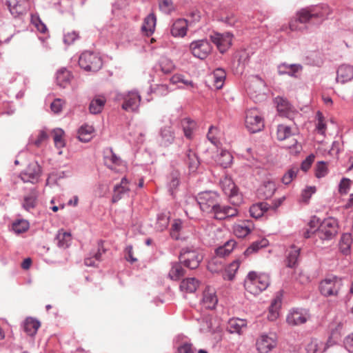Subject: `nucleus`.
<instances>
[{"label":"nucleus","instance_id":"f257e3e1","mask_svg":"<svg viewBox=\"0 0 353 353\" xmlns=\"http://www.w3.org/2000/svg\"><path fill=\"white\" fill-rule=\"evenodd\" d=\"M270 284V278L267 274H258L251 271L244 281V287L251 294H258L265 290Z\"/></svg>","mask_w":353,"mask_h":353},{"label":"nucleus","instance_id":"f03ea898","mask_svg":"<svg viewBox=\"0 0 353 353\" xmlns=\"http://www.w3.org/2000/svg\"><path fill=\"white\" fill-rule=\"evenodd\" d=\"M219 195L214 191H204L199 193L191 200L199 205L200 209L206 213L211 214L219 201Z\"/></svg>","mask_w":353,"mask_h":353},{"label":"nucleus","instance_id":"7ed1b4c3","mask_svg":"<svg viewBox=\"0 0 353 353\" xmlns=\"http://www.w3.org/2000/svg\"><path fill=\"white\" fill-rule=\"evenodd\" d=\"M342 287V278L330 275L320 282L319 291L321 294L325 297H337Z\"/></svg>","mask_w":353,"mask_h":353},{"label":"nucleus","instance_id":"20e7f679","mask_svg":"<svg viewBox=\"0 0 353 353\" xmlns=\"http://www.w3.org/2000/svg\"><path fill=\"white\" fill-rule=\"evenodd\" d=\"M79 65L85 71L96 72L101 68L103 61L97 53L85 51L79 57Z\"/></svg>","mask_w":353,"mask_h":353},{"label":"nucleus","instance_id":"39448f33","mask_svg":"<svg viewBox=\"0 0 353 353\" xmlns=\"http://www.w3.org/2000/svg\"><path fill=\"white\" fill-rule=\"evenodd\" d=\"M179 259L185 267L190 269H196L203 260V256L198 250L185 247L181 250Z\"/></svg>","mask_w":353,"mask_h":353},{"label":"nucleus","instance_id":"423d86ee","mask_svg":"<svg viewBox=\"0 0 353 353\" xmlns=\"http://www.w3.org/2000/svg\"><path fill=\"white\" fill-rule=\"evenodd\" d=\"M292 135L291 128L289 126L283 124L278 125L276 131L277 139L279 141L290 139V143L285 145L284 147L290 150L292 154H296L300 152L302 146Z\"/></svg>","mask_w":353,"mask_h":353},{"label":"nucleus","instance_id":"0eeeda50","mask_svg":"<svg viewBox=\"0 0 353 353\" xmlns=\"http://www.w3.org/2000/svg\"><path fill=\"white\" fill-rule=\"evenodd\" d=\"M278 344V338L276 334L262 333L256 339L255 346L259 353H269L272 351Z\"/></svg>","mask_w":353,"mask_h":353},{"label":"nucleus","instance_id":"6e6552de","mask_svg":"<svg viewBox=\"0 0 353 353\" xmlns=\"http://www.w3.org/2000/svg\"><path fill=\"white\" fill-rule=\"evenodd\" d=\"M338 224L336 219L329 218L325 219L316 230L317 236L325 241L330 240L337 234Z\"/></svg>","mask_w":353,"mask_h":353},{"label":"nucleus","instance_id":"1a4fd4ad","mask_svg":"<svg viewBox=\"0 0 353 353\" xmlns=\"http://www.w3.org/2000/svg\"><path fill=\"white\" fill-rule=\"evenodd\" d=\"M245 126L252 133L261 131L264 127L263 119L257 109H250L246 112Z\"/></svg>","mask_w":353,"mask_h":353},{"label":"nucleus","instance_id":"9d476101","mask_svg":"<svg viewBox=\"0 0 353 353\" xmlns=\"http://www.w3.org/2000/svg\"><path fill=\"white\" fill-rule=\"evenodd\" d=\"M118 99L123 101L121 108L127 112H137L141 102V95L137 91H130L122 94Z\"/></svg>","mask_w":353,"mask_h":353},{"label":"nucleus","instance_id":"9b49d317","mask_svg":"<svg viewBox=\"0 0 353 353\" xmlns=\"http://www.w3.org/2000/svg\"><path fill=\"white\" fill-rule=\"evenodd\" d=\"M190 50L195 57L204 59L211 52L212 46L207 39H201L192 41Z\"/></svg>","mask_w":353,"mask_h":353},{"label":"nucleus","instance_id":"f8f14e48","mask_svg":"<svg viewBox=\"0 0 353 353\" xmlns=\"http://www.w3.org/2000/svg\"><path fill=\"white\" fill-rule=\"evenodd\" d=\"M30 0H6L10 14L14 17L26 14L30 8Z\"/></svg>","mask_w":353,"mask_h":353},{"label":"nucleus","instance_id":"ddd939ff","mask_svg":"<svg viewBox=\"0 0 353 353\" xmlns=\"http://www.w3.org/2000/svg\"><path fill=\"white\" fill-rule=\"evenodd\" d=\"M232 34L230 32L220 34L214 32L210 35V40L214 43L221 53H224L231 46Z\"/></svg>","mask_w":353,"mask_h":353},{"label":"nucleus","instance_id":"4468645a","mask_svg":"<svg viewBox=\"0 0 353 353\" xmlns=\"http://www.w3.org/2000/svg\"><path fill=\"white\" fill-rule=\"evenodd\" d=\"M310 315L305 310L294 309L287 316V322L291 325H299L305 323Z\"/></svg>","mask_w":353,"mask_h":353},{"label":"nucleus","instance_id":"2eb2a0df","mask_svg":"<svg viewBox=\"0 0 353 353\" xmlns=\"http://www.w3.org/2000/svg\"><path fill=\"white\" fill-rule=\"evenodd\" d=\"M41 173V168L37 163L30 164L26 170L21 174V179L23 182L33 183L37 180Z\"/></svg>","mask_w":353,"mask_h":353},{"label":"nucleus","instance_id":"dca6fc26","mask_svg":"<svg viewBox=\"0 0 353 353\" xmlns=\"http://www.w3.org/2000/svg\"><path fill=\"white\" fill-rule=\"evenodd\" d=\"M202 302L204 307L208 309L215 308L218 303V298L214 288L210 286L205 288L203 293Z\"/></svg>","mask_w":353,"mask_h":353},{"label":"nucleus","instance_id":"f3484780","mask_svg":"<svg viewBox=\"0 0 353 353\" xmlns=\"http://www.w3.org/2000/svg\"><path fill=\"white\" fill-rule=\"evenodd\" d=\"M313 17L316 23H321L325 19H328L332 13V9L327 5H318L312 6Z\"/></svg>","mask_w":353,"mask_h":353},{"label":"nucleus","instance_id":"a211bd4d","mask_svg":"<svg viewBox=\"0 0 353 353\" xmlns=\"http://www.w3.org/2000/svg\"><path fill=\"white\" fill-rule=\"evenodd\" d=\"M336 81L341 83H347L353 79V65H341L336 71Z\"/></svg>","mask_w":353,"mask_h":353},{"label":"nucleus","instance_id":"6ab92c4d","mask_svg":"<svg viewBox=\"0 0 353 353\" xmlns=\"http://www.w3.org/2000/svg\"><path fill=\"white\" fill-rule=\"evenodd\" d=\"M174 132L171 126H164L159 132V143L163 147L170 145L174 141Z\"/></svg>","mask_w":353,"mask_h":353},{"label":"nucleus","instance_id":"aec40b11","mask_svg":"<svg viewBox=\"0 0 353 353\" xmlns=\"http://www.w3.org/2000/svg\"><path fill=\"white\" fill-rule=\"evenodd\" d=\"M254 229V224L251 221H244L234 225L233 231L239 238H244Z\"/></svg>","mask_w":353,"mask_h":353},{"label":"nucleus","instance_id":"412c9836","mask_svg":"<svg viewBox=\"0 0 353 353\" xmlns=\"http://www.w3.org/2000/svg\"><path fill=\"white\" fill-rule=\"evenodd\" d=\"M274 101L280 114L290 118L292 114L293 108L289 101L286 99L280 97L275 98Z\"/></svg>","mask_w":353,"mask_h":353},{"label":"nucleus","instance_id":"4be33fe9","mask_svg":"<svg viewBox=\"0 0 353 353\" xmlns=\"http://www.w3.org/2000/svg\"><path fill=\"white\" fill-rule=\"evenodd\" d=\"M220 185L225 194L230 199L237 195V189L230 177L227 176L223 177L220 181Z\"/></svg>","mask_w":353,"mask_h":353},{"label":"nucleus","instance_id":"5701e85b","mask_svg":"<svg viewBox=\"0 0 353 353\" xmlns=\"http://www.w3.org/2000/svg\"><path fill=\"white\" fill-rule=\"evenodd\" d=\"M301 248L296 245H292L289 250H287L286 254V265L290 268H294L297 266Z\"/></svg>","mask_w":353,"mask_h":353},{"label":"nucleus","instance_id":"b1692460","mask_svg":"<svg viewBox=\"0 0 353 353\" xmlns=\"http://www.w3.org/2000/svg\"><path fill=\"white\" fill-rule=\"evenodd\" d=\"M128 183V180L125 177H123L122 178L120 184L114 186V194L112 195L113 203L119 201L125 194L130 191Z\"/></svg>","mask_w":353,"mask_h":353},{"label":"nucleus","instance_id":"393cba45","mask_svg":"<svg viewBox=\"0 0 353 353\" xmlns=\"http://www.w3.org/2000/svg\"><path fill=\"white\" fill-rule=\"evenodd\" d=\"M188 21L184 19H179L174 22L171 28V34L173 37H184L187 33Z\"/></svg>","mask_w":353,"mask_h":353},{"label":"nucleus","instance_id":"a878e982","mask_svg":"<svg viewBox=\"0 0 353 353\" xmlns=\"http://www.w3.org/2000/svg\"><path fill=\"white\" fill-rule=\"evenodd\" d=\"M276 191V185L272 181H266L258 190L259 195L263 199L271 198Z\"/></svg>","mask_w":353,"mask_h":353},{"label":"nucleus","instance_id":"bb28decb","mask_svg":"<svg viewBox=\"0 0 353 353\" xmlns=\"http://www.w3.org/2000/svg\"><path fill=\"white\" fill-rule=\"evenodd\" d=\"M181 125L184 136L188 139H192L193 138L194 131L196 127V122L190 118L186 117L181 120Z\"/></svg>","mask_w":353,"mask_h":353},{"label":"nucleus","instance_id":"cd10ccee","mask_svg":"<svg viewBox=\"0 0 353 353\" xmlns=\"http://www.w3.org/2000/svg\"><path fill=\"white\" fill-rule=\"evenodd\" d=\"M246 326V321L242 319H231L228 321L227 330L232 334H240L242 329Z\"/></svg>","mask_w":353,"mask_h":353},{"label":"nucleus","instance_id":"c85d7f7f","mask_svg":"<svg viewBox=\"0 0 353 353\" xmlns=\"http://www.w3.org/2000/svg\"><path fill=\"white\" fill-rule=\"evenodd\" d=\"M296 17L301 23H316L314 17H313L312 6L301 9L297 12Z\"/></svg>","mask_w":353,"mask_h":353},{"label":"nucleus","instance_id":"c756f323","mask_svg":"<svg viewBox=\"0 0 353 353\" xmlns=\"http://www.w3.org/2000/svg\"><path fill=\"white\" fill-rule=\"evenodd\" d=\"M72 240L71 234L68 232H65L63 230L58 231L55 241L59 248L61 249H65L69 247Z\"/></svg>","mask_w":353,"mask_h":353},{"label":"nucleus","instance_id":"7c9ffc66","mask_svg":"<svg viewBox=\"0 0 353 353\" xmlns=\"http://www.w3.org/2000/svg\"><path fill=\"white\" fill-rule=\"evenodd\" d=\"M199 283V281L195 278H187L181 282L179 288L183 292L193 293L196 290Z\"/></svg>","mask_w":353,"mask_h":353},{"label":"nucleus","instance_id":"2f4dec72","mask_svg":"<svg viewBox=\"0 0 353 353\" xmlns=\"http://www.w3.org/2000/svg\"><path fill=\"white\" fill-rule=\"evenodd\" d=\"M157 19L154 14H148L144 19L141 30L147 36H150L153 34L155 30Z\"/></svg>","mask_w":353,"mask_h":353},{"label":"nucleus","instance_id":"473e14b6","mask_svg":"<svg viewBox=\"0 0 353 353\" xmlns=\"http://www.w3.org/2000/svg\"><path fill=\"white\" fill-rule=\"evenodd\" d=\"M269 208L270 205L265 202L253 204L250 208V216L255 219L261 218Z\"/></svg>","mask_w":353,"mask_h":353},{"label":"nucleus","instance_id":"72a5a7b5","mask_svg":"<svg viewBox=\"0 0 353 353\" xmlns=\"http://www.w3.org/2000/svg\"><path fill=\"white\" fill-rule=\"evenodd\" d=\"M41 324L39 321L33 318H27L23 323V330L29 336H34L36 334Z\"/></svg>","mask_w":353,"mask_h":353},{"label":"nucleus","instance_id":"f704fd0d","mask_svg":"<svg viewBox=\"0 0 353 353\" xmlns=\"http://www.w3.org/2000/svg\"><path fill=\"white\" fill-rule=\"evenodd\" d=\"M182 265L180 261L171 263V269L168 273V276L170 279L177 281L185 275V270L183 268Z\"/></svg>","mask_w":353,"mask_h":353},{"label":"nucleus","instance_id":"c9c22d12","mask_svg":"<svg viewBox=\"0 0 353 353\" xmlns=\"http://www.w3.org/2000/svg\"><path fill=\"white\" fill-rule=\"evenodd\" d=\"M106 102V99L103 96H97L94 98L89 105V110L90 113L97 114L100 113Z\"/></svg>","mask_w":353,"mask_h":353},{"label":"nucleus","instance_id":"e433bc0d","mask_svg":"<svg viewBox=\"0 0 353 353\" xmlns=\"http://www.w3.org/2000/svg\"><path fill=\"white\" fill-rule=\"evenodd\" d=\"M185 161L191 172L196 171L200 164L196 154L192 150H188L186 152Z\"/></svg>","mask_w":353,"mask_h":353},{"label":"nucleus","instance_id":"4c0bfd02","mask_svg":"<svg viewBox=\"0 0 353 353\" xmlns=\"http://www.w3.org/2000/svg\"><path fill=\"white\" fill-rule=\"evenodd\" d=\"M236 242L234 240L228 241L223 246H220L215 250V256L223 259L225 256L229 255L233 250Z\"/></svg>","mask_w":353,"mask_h":353},{"label":"nucleus","instance_id":"58836bf2","mask_svg":"<svg viewBox=\"0 0 353 353\" xmlns=\"http://www.w3.org/2000/svg\"><path fill=\"white\" fill-rule=\"evenodd\" d=\"M70 79L71 74L68 70L63 68L57 72L56 81L60 87L65 88L70 83Z\"/></svg>","mask_w":353,"mask_h":353},{"label":"nucleus","instance_id":"ea45409f","mask_svg":"<svg viewBox=\"0 0 353 353\" xmlns=\"http://www.w3.org/2000/svg\"><path fill=\"white\" fill-rule=\"evenodd\" d=\"M225 77L226 72L223 69L219 68L214 70L212 74L213 85L216 89L219 90L223 88Z\"/></svg>","mask_w":353,"mask_h":353},{"label":"nucleus","instance_id":"a19ab883","mask_svg":"<svg viewBox=\"0 0 353 353\" xmlns=\"http://www.w3.org/2000/svg\"><path fill=\"white\" fill-rule=\"evenodd\" d=\"M104 162L106 166L112 169L113 165H119L121 164V159L113 152L112 148L106 150L104 157Z\"/></svg>","mask_w":353,"mask_h":353},{"label":"nucleus","instance_id":"79ce46f5","mask_svg":"<svg viewBox=\"0 0 353 353\" xmlns=\"http://www.w3.org/2000/svg\"><path fill=\"white\" fill-rule=\"evenodd\" d=\"M240 266V261H232L224 270L223 278L225 280L231 281L234 278L235 274Z\"/></svg>","mask_w":353,"mask_h":353},{"label":"nucleus","instance_id":"37998d69","mask_svg":"<svg viewBox=\"0 0 353 353\" xmlns=\"http://www.w3.org/2000/svg\"><path fill=\"white\" fill-rule=\"evenodd\" d=\"M94 128L91 125H85L81 126L78 130V138L81 142H88L92 137V133Z\"/></svg>","mask_w":353,"mask_h":353},{"label":"nucleus","instance_id":"c03bdc74","mask_svg":"<svg viewBox=\"0 0 353 353\" xmlns=\"http://www.w3.org/2000/svg\"><path fill=\"white\" fill-rule=\"evenodd\" d=\"M224 268L223 260L214 256L208 262V269L213 273H217L223 270Z\"/></svg>","mask_w":353,"mask_h":353},{"label":"nucleus","instance_id":"a18cd8bd","mask_svg":"<svg viewBox=\"0 0 353 353\" xmlns=\"http://www.w3.org/2000/svg\"><path fill=\"white\" fill-rule=\"evenodd\" d=\"M302 69V66L299 64L288 65L283 63L279 67L280 74H287L294 77L295 74Z\"/></svg>","mask_w":353,"mask_h":353},{"label":"nucleus","instance_id":"49530a36","mask_svg":"<svg viewBox=\"0 0 353 353\" xmlns=\"http://www.w3.org/2000/svg\"><path fill=\"white\" fill-rule=\"evenodd\" d=\"M352 241V236L350 234L346 233L342 235L339 242V249L343 254H349Z\"/></svg>","mask_w":353,"mask_h":353},{"label":"nucleus","instance_id":"de8ad7c7","mask_svg":"<svg viewBox=\"0 0 353 353\" xmlns=\"http://www.w3.org/2000/svg\"><path fill=\"white\" fill-rule=\"evenodd\" d=\"M268 245V240L263 239L260 241L253 242L244 252L245 255H249L252 253L257 252L260 248Z\"/></svg>","mask_w":353,"mask_h":353},{"label":"nucleus","instance_id":"09e8293b","mask_svg":"<svg viewBox=\"0 0 353 353\" xmlns=\"http://www.w3.org/2000/svg\"><path fill=\"white\" fill-rule=\"evenodd\" d=\"M227 208L228 205H220L219 202L213 210V211L211 212V214L213 215V217L216 219H227Z\"/></svg>","mask_w":353,"mask_h":353},{"label":"nucleus","instance_id":"8fccbe9b","mask_svg":"<svg viewBox=\"0 0 353 353\" xmlns=\"http://www.w3.org/2000/svg\"><path fill=\"white\" fill-rule=\"evenodd\" d=\"M232 155L227 150H222L218 159L219 163L223 168H228L232 162Z\"/></svg>","mask_w":353,"mask_h":353},{"label":"nucleus","instance_id":"3c124183","mask_svg":"<svg viewBox=\"0 0 353 353\" xmlns=\"http://www.w3.org/2000/svg\"><path fill=\"white\" fill-rule=\"evenodd\" d=\"M183 228V221L181 219H174L172 224L170 235L172 239L178 240L180 239V232Z\"/></svg>","mask_w":353,"mask_h":353},{"label":"nucleus","instance_id":"603ef678","mask_svg":"<svg viewBox=\"0 0 353 353\" xmlns=\"http://www.w3.org/2000/svg\"><path fill=\"white\" fill-rule=\"evenodd\" d=\"M54 133V142L55 147L57 148H62L65 147V143L63 139L64 131L61 128H57L53 131Z\"/></svg>","mask_w":353,"mask_h":353},{"label":"nucleus","instance_id":"864d4df0","mask_svg":"<svg viewBox=\"0 0 353 353\" xmlns=\"http://www.w3.org/2000/svg\"><path fill=\"white\" fill-rule=\"evenodd\" d=\"M29 226L28 221L24 219H20L12 223V230L15 233L21 234L27 231Z\"/></svg>","mask_w":353,"mask_h":353},{"label":"nucleus","instance_id":"5fc2aeb1","mask_svg":"<svg viewBox=\"0 0 353 353\" xmlns=\"http://www.w3.org/2000/svg\"><path fill=\"white\" fill-rule=\"evenodd\" d=\"M159 65L161 68V70L165 74H169L174 68V65L172 61L165 57H162L159 61Z\"/></svg>","mask_w":353,"mask_h":353},{"label":"nucleus","instance_id":"6e6d98bb","mask_svg":"<svg viewBox=\"0 0 353 353\" xmlns=\"http://www.w3.org/2000/svg\"><path fill=\"white\" fill-rule=\"evenodd\" d=\"M48 134L45 131L41 130L35 139L34 137H31V139L29 141V144L34 145L36 147L39 148L41 145L42 143H43L48 139Z\"/></svg>","mask_w":353,"mask_h":353},{"label":"nucleus","instance_id":"4d7b16f0","mask_svg":"<svg viewBox=\"0 0 353 353\" xmlns=\"http://www.w3.org/2000/svg\"><path fill=\"white\" fill-rule=\"evenodd\" d=\"M281 303V299L279 297L275 298L271 303L270 306V316H268L269 319L273 321L278 316L277 310L280 307Z\"/></svg>","mask_w":353,"mask_h":353},{"label":"nucleus","instance_id":"13d9d810","mask_svg":"<svg viewBox=\"0 0 353 353\" xmlns=\"http://www.w3.org/2000/svg\"><path fill=\"white\" fill-rule=\"evenodd\" d=\"M323 343H319L317 340H312L306 346L307 353H322L321 347Z\"/></svg>","mask_w":353,"mask_h":353},{"label":"nucleus","instance_id":"bf43d9fd","mask_svg":"<svg viewBox=\"0 0 353 353\" xmlns=\"http://www.w3.org/2000/svg\"><path fill=\"white\" fill-rule=\"evenodd\" d=\"M298 172V168H292L283 175L282 182L285 185L290 184L293 179L296 176Z\"/></svg>","mask_w":353,"mask_h":353},{"label":"nucleus","instance_id":"052dcab7","mask_svg":"<svg viewBox=\"0 0 353 353\" xmlns=\"http://www.w3.org/2000/svg\"><path fill=\"white\" fill-rule=\"evenodd\" d=\"M328 172V169L325 162L319 161L316 164V170H315V176L317 178H322L327 175Z\"/></svg>","mask_w":353,"mask_h":353},{"label":"nucleus","instance_id":"680f3d73","mask_svg":"<svg viewBox=\"0 0 353 353\" xmlns=\"http://www.w3.org/2000/svg\"><path fill=\"white\" fill-rule=\"evenodd\" d=\"M219 130L217 128L213 125L210 127L208 132L207 134V138L214 145H217V144L219 143V139L217 138Z\"/></svg>","mask_w":353,"mask_h":353},{"label":"nucleus","instance_id":"e2e57ef3","mask_svg":"<svg viewBox=\"0 0 353 353\" xmlns=\"http://www.w3.org/2000/svg\"><path fill=\"white\" fill-rule=\"evenodd\" d=\"M36 195L31 194L28 196H25L23 203V206L26 210H30L35 207L36 205Z\"/></svg>","mask_w":353,"mask_h":353},{"label":"nucleus","instance_id":"0e129e2a","mask_svg":"<svg viewBox=\"0 0 353 353\" xmlns=\"http://www.w3.org/2000/svg\"><path fill=\"white\" fill-rule=\"evenodd\" d=\"M159 6L160 10L165 14L170 13L174 9L172 0H159Z\"/></svg>","mask_w":353,"mask_h":353},{"label":"nucleus","instance_id":"69168bd1","mask_svg":"<svg viewBox=\"0 0 353 353\" xmlns=\"http://www.w3.org/2000/svg\"><path fill=\"white\" fill-rule=\"evenodd\" d=\"M170 82L173 84H176L178 83H183V84L194 87V83L192 81L186 80L184 79L183 76L181 74H174L170 78Z\"/></svg>","mask_w":353,"mask_h":353},{"label":"nucleus","instance_id":"338daca9","mask_svg":"<svg viewBox=\"0 0 353 353\" xmlns=\"http://www.w3.org/2000/svg\"><path fill=\"white\" fill-rule=\"evenodd\" d=\"M169 219L165 215H159L157 222V228L161 231L164 230L168 225Z\"/></svg>","mask_w":353,"mask_h":353},{"label":"nucleus","instance_id":"774afa93","mask_svg":"<svg viewBox=\"0 0 353 353\" xmlns=\"http://www.w3.org/2000/svg\"><path fill=\"white\" fill-rule=\"evenodd\" d=\"M316 192L315 187H307L303 190L301 193L302 201L305 203H307L312 195Z\"/></svg>","mask_w":353,"mask_h":353}]
</instances>
